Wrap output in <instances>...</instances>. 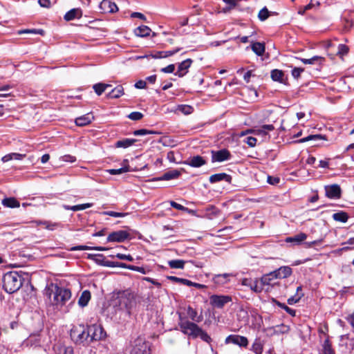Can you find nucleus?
I'll return each mask as SVG.
<instances>
[{"mask_svg":"<svg viewBox=\"0 0 354 354\" xmlns=\"http://www.w3.org/2000/svg\"><path fill=\"white\" fill-rule=\"evenodd\" d=\"M100 10L104 12L114 13L118 10L117 5L111 0H103L100 4Z\"/></svg>","mask_w":354,"mask_h":354,"instance_id":"obj_13","label":"nucleus"},{"mask_svg":"<svg viewBox=\"0 0 354 354\" xmlns=\"http://www.w3.org/2000/svg\"><path fill=\"white\" fill-rule=\"evenodd\" d=\"M101 265L106 266V267L115 268V267H116L117 261H111L105 260L101 263Z\"/></svg>","mask_w":354,"mask_h":354,"instance_id":"obj_61","label":"nucleus"},{"mask_svg":"<svg viewBox=\"0 0 354 354\" xmlns=\"http://www.w3.org/2000/svg\"><path fill=\"white\" fill-rule=\"evenodd\" d=\"M209 180L211 183H216L220 181L231 183L232 177L225 173H218L210 176Z\"/></svg>","mask_w":354,"mask_h":354,"instance_id":"obj_17","label":"nucleus"},{"mask_svg":"<svg viewBox=\"0 0 354 354\" xmlns=\"http://www.w3.org/2000/svg\"><path fill=\"white\" fill-rule=\"evenodd\" d=\"M187 314L188 317L193 321V322L199 323L203 319L202 315L198 316L196 310H194L191 306L187 307Z\"/></svg>","mask_w":354,"mask_h":354,"instance_id":"obj_27","label":"nucleus"},{"mask_svg":"<svg viewBox=\"0 0 354 354\" xmlns=\"http://www.w3.org/2000/svg\"><path fill=\"white\" fill-rule=\"evenodd\" d=\"M104 215H108L113 217H124L129 214V213L117 212L113 211H106L102 212Z\"/></svg>","mask_w":354,"mask_h":354,"instance_id":"obj_49","label":"nucleus"},{"mask_svg":"<svg viewBox=\"0 0 354 354\" xmlns=\"http://www.w3.org/2000/svg\"><path fill=\"white\" fill-rule=\"evenodd\" d=\"M320 139H321V136H319V135H310L306 138L300 139L297 142L303 143V142H307L309 140H320Z\"/></svg>","mask_w":354,"mask_h":354,"instance_id":"obj_54","label":"nucleus"},{"mask_svg":"<svg viewBox=\"0 0 354 354\" xmlns=\"http://www.w3.org/2000/svg\"><path fill=\"white\" fill-rule=\"evenodd\" d=\"M93 88L97 95H101L105 91L104 83H97L93 86Z\"/></svg>","mask_w":354,"mask_h":354,"instance_id":"obj_47","label":"nucleus"},{"mask_svg":"<svg viewBox=\"0 0 354 354\" xmlns=\"http://www.w3.org/2000/svg\"><path fill=\"white\" fill-rule=\"evenodd\" d=\"M151 30L147 26H140L134 30V34L140 37H145L150 35Z\"/></svg>","mask_w":354,"mask_h":354,"instance_id":"obj_28","label":"nucleus"},{"mask_svg":"<svg viewBox=\"0 0 354 354\" xmlns=\"http://www.w3.org/2000/svg\"><path fill=\"white\" fill-rule=\"evenodd\" d=\"M82 16V11L80 8H73L65 14L64 18L68 21L75 19H80Z\"/></svg>","mask_w":354,"mask_h":354,"instance_id":"obj_21","label":"nucleus"},{"mask_svg":"<svg viewBox=\"0 0 354 354\" xmlns=\"http://www.w3.org/2000/svg\"><path fill=\"white\" fill-rule=\"evenodd\" d=\"M250 289L257 293H260L263 290V287L261 285L260 280L259 281L257 279L253 281L252 283V286H250Z\"/></svg>","mask_w":354,"mask_h":354,"instance_id":"obj_38","label":"nucleus"},{"mask_svg":"<svg viewBox=\"0 0 354 354\" xmlns=\"http://www.w3.org/2000/svg\"><path fill=\"white\" fill-rule=\"evenodd\" d=\"M251 49L258 56H262L266 50L265 44L258 41L251 43Z\"/></svg>","mask_w":354,"mask_h":354,"instance_id":"obj_23","label":"nucleus"},{"mask_svg":"<svg viewBox=\"0 0 354 354\" xmlns=\"http://www.w3.org/2000/svg\"><path fill=\"white\" fill-rule=\"evenodd\" d=\"M167 279L171 281L180 283L181 284H183V285H185L187 286H189V285L191 284V281H189L187 279L179 278V277H174V276L167 277Z\"/></svg>","mask_w":354,"mask_h":354,"instance_id":"obj_42","label":"nucleus"},{"mask_svg":"<svg viewBox=\"0 0 354 354\" xmlns=\"http://www.w3.org/2000/svg\"><path fill=\"white\" fill-rule=\"evenodd\" d=\"M274 302L278 306H279L282 309L285 310L286 312L288 313L289 315H290L291 316H293V317L295 316L296 312L294 309H292V308H289L288 306H287L286 305H285L284 304H282L276 300H274Z\"/></svg>","mask_w":354,"mask_h":354,"instance_id":"obj_44","label":"nucleus"},{"mask_svg":"<svg viewBox=\"0 0 354 354\" xmlns=\"http://www.w3.org/2000/svg\"><path fill=\"white\" fill-rule=\"evenodd\" d=\"M280 181L279 178L278 177H273V176H268V183L270 185H277Z\"/></svg>","mask_w":354,"mask_h":354,"instance_id":"obj_62","label":"nucleus"},{"mask_svg":"<svg viewBox=\"0 0 354 354\" xmlns=\"http://www.w3.org/2000/svg\"><path fill=\"white\" fill-rule=\"evenodd\" d=\"M322 346V354H335L328 339L324 341Z\"/></svg>","mask_w":354,"mask_h":354,"instance_id":"obj_40","label":"nucleus"},{"mask_svg":"<svg viewBox=\"0 0 354 354\" xmlns=\"http://www.w3.org/2000/svg\"><path fill=\"white\" fill-rule=\"evenodd\" d=\"M109 248L101 246H95L91 247L87 245H77L71 248V251H77V250H97V251H106Z\"/></svg>","mask_w":354,"mask_h":354,"instance_id":"obj_26","label":"nucleus"},{"mask_svg":"<svg viewBox=\"0 0 354 354\" xmlns=\"http://www.w3.org/2000/svg\"><path fill=\"white\" fill-rule=\"evenodd\" d=\"M324 57L321 56H313L310 59L301 58L300 60L304 64H321L324 61Z\"/></svg>","mask_w":354,"mask_h":354,"instance_id":"obj_30","label":"nucleus"},{"mask_svg":"<svg viewBox=\"0 0 354 354\" xmlns=\"http://www.w3.org/2000/svg\"><path fill=\"white\" fill-rule=\"evenodd\" d=\"M137 140L132 138H125L121 140H118L115 143L116 147L127 148L133 145Z\"/></svg>","mask_w":354,"mask_h":354,"instance_id":"obj_33","label":"nucleus"},{"mask_svg":"<svg viewBox=\"0 0 354 354\" xmlns=\"http://www.w3.org/2000/svg\"><path fill=\"white\" fill-rule=\"evenodd\" d=\"M127 117L131 120L136 121L141 120L143 118V114L138 111H134L131 113Z\"/></svg>","mask_w":354,"mask_h":354,"instance_id":"obj_53","label":"nucleus"},{"mask_svg":"<svg viewBox=\"0 0 354 354\" xmlns=\"http://www.w3.org/2000/svg\"><path fill=\"white\" fill-rule=\"evenodd\" d=\"M130 354H151V344L142 337H138L132 342Z\"/></svg>","mask_w":354,"mask_h":354,"instance_id":"obj_6","label":"nucleus"},{"mask_svg":"<svg viewBox=\"0 0 354 354\" xmlns=\"http://www.w3.org/2000/svg\"><path fill=\"white\" fill-rule=\"evenodd\" d=\"M186 262L181 259H174L169 261L168 265L172 269H183Z\"/></svg>","mask_w":354,"mask_h":354,"instance_id":"obj_35","label":"nucleus"},{"mask_svg":"<svg viewBox=\"0 0 354 354\" xmlns=\"http://www.w3.org/2000/svg\"><path fill=\"white\" fill-rule=\"evenodd\" d=\"M326 196L331 199H339L341 197L342 189L339 185L333 184L324 187Z\"/></svg>","mask_w":354,"mask_h":354,"instance_id":"obj_10","label":"nucleus"},{"mask_svg":"<svg viewBox=\"0 0 354 354\" xmlns=\"http://www.w3.org/2000/svg\"><path fill=\"white\" fill-rule=\"evenodd\" d=\"M130 234L126 230H118L110 233L107 237V242L122 243L129 239Z\"/></svg>","mask_w":354,"mask_h":354,"instance_id":"obj_9","label":"nucleus"},{"mask_svg":"<svg viewBox=\"0 0 354 354\" xmlns=\"http://www.w3.org/2000/svg\"><path fill=\"white\" fill-rule=\"evenodd\" d=\"M22 277L17 272H8L3 274L2 286L4 290L12 294L17 291L22 286Z\"/></svg>","mask_w":354,"mask_h":354,"instance_id":"obj_3","label":"nucleus"},{"mask_svg":"<svg viewBox=\"0 0 354 354\" xmlns=\"http://www.w3.org/2000/svg\"><path fill=\"white\" fill-rule=\"evenodd\" d=\"M110 257L111 258H114V257H116L119 259H121V260H127L128 261H133V258L132 256H131L130 254H120V253H118L115 255H110Z\"/></svg>","mask_w":354,"mask_h":354,"instance_id":"obj_48","label":"nucleus"},{"mask_svg":"<svg viewBox=\"0 0 354 354\" xmlns=\"http://www.w3.org/2000/svg\"><path fill=\"white\" fill-rule=\"evenodd\" d=\"M180 50H181L180 48H176L175 49L171 50L162 51L163 52L162 56L164 57V58L172 56V55H175L176 53H178Z\"/></svg>","mask_w":354,"mask_h":354,"instance_id":"obj_56","label":"nucleus"},{"mask_svg":"<svg viewBox=\"0 0 354 354\" xmlns=\"http://www.w3.org/2000/svg\"><path fill=\"white\" fill-rule=\"evenodd\" d=\"M43 224L45 226V228L48 230H55L58 227H62V224L61 223L57 222L44 221Z\"/></svg>","mask_w":354,"mask_h":354,"instance_id":"obj_41","label":"nucleus"},{"mask_svg":"<svg viewBox=\"0 0 354 354\" xmlns=\"http://www.w3.org/2000/svg\"><path fill=\"white\" fill-rule=\"evenodd\" d=\"M257 138L254 137L249 136L245 138V142L250 146V147H254L257 144Z\"/></svg>","mask_w":354,"mask_h":354,"instance_id":"obj_58","label":"nucleus"},{"mask_svg":"<svg viewBox=\"0 0 354 354\" xmlns=\"http://www.w3.org/2000/svg\"><path fill=\"white\" fill-rule=\"evenodd\" d=\"M178 110L185 115H188L193 111V108L189 105L183 104L178 106Z\"/></svg>","mask_w":354,"mask_h":354,"instance_id":"obj_51","label":"nucleus"},{"mask_svg":"<svg viewBox=\"0 0 354 354\" xmlns=\"http://www.w3.org/2000/svg\"><path fill=\"white\" fill-rule=\"evenodd\" d=\"M225 344H233L241 347H247L248 340L245 337L239 335H230L227 336L225 340Z\"/></svg>","mask_w":354,"mask_h":354,"instance_id":"obj_11","label":"nucleus"},{"mask_svg":"<svg viewBox=\"0 0 354 354\" xmlns=\"http://www.w3.org/2000/svg\"><path fill=\"white\" fill-rule=\"evenodd\" d=\"M88 259L95 261L97 263H99L100 265L103 261H105V257H104L103 254H89Z\"/></svg>","mask_w":354,"mask_h":354,"instance_id":"obj_50","label":"nucleus"},{"mask_svg":"<svg viewBox=\"0 0 354 354\" xmlns=\"http://www.w3.org/2000/svg\"><path fill=\"white\" fill-rule=\"evenodd\" d=\"M333 218L336 221L346 223L348 221V216L346 212L340 211L334 213L333 214Z\"/></svg>","mask_w":354,"mask_h":354,"instance_id":"obj_36","label":"nucleus"},{"mask_svg":"<svg viewBox=\"0 0 354 354\" xmlns=\"http://www.w3.org/2000/svg\"><path fill=\"white\" fill-rule=\"evenodd\" d=\"M94 120L92 113H88L84 115L78 117L75 119V124L79 127H83L89 124Z\"/></svg>","mask_w":354,"mask_h":354,"instance_id":"obj_18","label":"nucleus"},{"mask_svg":"<svg viewBox=\"0 0 354 354\" xmlns=\"http://www.w3.org/2000/svg\"><path fill=\"white\" fill-rule=\"evenodd\" d=\"M61 160L64 162H74L76 161V158L73 156L67 154L62 156Z\"/></svg>","mask_w":354,"mask_h":354,"instance_id":"obj_57","label":"nucleus"},{"mask_svg":"<svg viewBox=\"0 0 354 354\" xmlns=\"http://www.w3.org/2000/svg\"><path fill=\"white\" fill-rule=\"evenodd\" d=\"M304 71V69L303 68L295 67L292 70L291 73L294 78L298 79Z\"/></svg>","mask_w":354,"mask_h":354,"instance_id":"obj_55","label":"nucleus"},{"mask_svg":"<svg viewBox=\"0 0 354 354\" xmlns=\"http://www.w3.org/2000/svg\"><path fill=\"white\" fill-rule=\"evenodd\" d=\"M184 163L192 167H200L206 164V160L203 157L197 155L190 157Z\"/></svg>","mask_w":354,"mask_h":354,"instance_id":"obj_15","label":"nucleus"},{"mask_svg":"<svg viewBox=\"0 0 354 354\" xmlns=\"http://www.w3.org/2000/svg\"><path fill=\"white\" fill-rule=\"evenodd\" d=\"M91 297L90 291L86 290H84L78 300V304L81 307H85L88 305V301H90Z\"/></svg>","mask_w":354,"mask_h":354,"instance_id":"obj_25","label":"nucleus"},{"mask_svg":"<svg viewBox=\"0 0 354 354\" xmlns=\"http://www.w3.org/2000/svg\"><path fill=\"white\" fill-rule=\"evenodd\" d=\"M274 127L272 124H264L260 129L256 130L258 135H266L268 131L274 130Z\"/></svg>","mask_w":354,"mask_h":354,"instance_id":"obj_39","label":"nucleus"},{"mask_svg":"<svg viewBox=\"0 0 354 354\" xmlns=\"http://www.w3.org/2000/svg\"><path fill=\"white\" fill-rule=\"evenodd\" d=\"M110 306L115 308V310H124L129 315L136 306V295L129 290L118 292L113 295Z\"/></svg>","mask_w":354,"mask_h":354,"instance_id":"obj_2","label":"nucleus"},{"mask_svg":"<svg viewBox=\"0 0 354 354\" xmlns=\"http://www.w3.org/2000/svg\"><path fill=\"white\" fill-rule=\"evenodd\" d=\"M124 94V88L122 86L119 85L111 90L107 95L109 98H118Z\"/></svg>","mask_w":354,"mask_h":354,"instance_id":"obj_34","label":"nucleus"},{"mask_svg":"<svg viewBox=\"0 0 354 354\" xmlns=\"http://www.w3.org/2000/svg\"><path fill=\"white\" fill-rule=\"evenodd\" d=\"M348 322L350 324L352 330L354 333V310L353 313L348 316Z\"/></svg>","mask_w":354,"mask_h":354,"instance_id":"obj_64","label":"nucleus"},{"mask_svg":"<svg viewBox=\"0 0 354 354\" xmlns=\"http://www.w3.org/2000/svg\"><path fill=\"white\" fill-rule=\"evenodd\" d=\"M175 70L174 64H169L167 66L161 68V71L165 73H172Z\"/></svg>","mask_w":354,"mask_h":354,"instance_id":"obj_60","label":"nucleus"},{"mask_svg":"<svg viewBox=\"0 0 354 354\" xmlns=\"http://www.w3.org/2000/svg\"><path fill=\"white\" fill-rule=\"evenodd\" d=\"M158 133L156 131H151V130H147L145 129L136 130L133 132V134L136 136H146L149 134H157Z\"/></svg>","mask_w":354,"mask_h":354,"instance_id":"obj_43","label":"nucleus"},{"mask_svg":"<svg viewBox=\"0 0 354 354\" xmlns=\"http://www.w3.org/2000/svg\"><path fill=\"white\" fill-rule=\"evenodd\" d=\"M45 295L51 304L56 308L61 309L68 301L72 296L70 289L51 283L45 289Z\"/></svg>","mask_w":354,"mask_h":354,"instance_id":"obj_1","label":"nucleus"},{"mask_svg":"<svg viewBox=\"0 0 354 354\" xmlns=\"http://www.w3.org/2000/svg\"><path fill=\"white\" fill-rule=\"evenodd\" d=\"M277 279L276 277V274L274 273V272H270L268 274H263L261 278L260 279V282L263 287L267 286H274L276 283H273L272 281L274 279Z\"/></svg>","mask_w":354,"mask_h":354,"instance_id":"obj_19","label":"nucleus"},{"mask_svg":"<svg viewBox=\"0 0 354 354\" xmlns=\"http://www.w3.org/2000/svg\"><path fill=\"white\" fill-rule=\"evenodd\" d=\"M87 328L91 342L93 341L101 340L106 337V333L100 324H92L87 326Z\"/></svg>","mask_w":354,"mask_h":354,"instance_id":"obj_7","label":"nucleus"},{"mask_svg":"<svg viewBox=\"0 0 354 354\" xmlns=\"http://www.w3.org/2000/svg\"><path fill=\"white\" fill-rule=\"evenodd\" d=\"M92 206H93V203H90L80 204V205H76L72 206L71 210L74 211V212L80 211V210H84L87 208L91 207Z\"/></svg>","mask_w":354,"mask_h":354,"instance_id":"obj_45","label":"nucleus"},{"mask_svg":"<svg viewBox=\"0 0 354 354\" xmlns=\"http://www.w3.org/2000/svg\"><path fill=\"white\" fill-rule=\"evenodd\" d=\"M2 205L6 207L15 208L20 206L19 202L15 198H5L2 200Z\"/></svg>","mask_w":354,"mask_h":354,"instance_id":"obj_29","label":"nucleus"},{"mask_svg":"<svg viewBox=\"0 0 354 354\" xmlns=\"http://www.w3.org/2000/svg\"><path fill=\"white\" fill-rule=\"evenodd\" d=\"M307 239V235L305 233L300 232L292 236H288L286 239V243H291L295 245H300L303 241Z\"/></svg>","mask_w":354,"mask_h":354,"instance_id":"obj_20","label":"nucleus"},{"mask_svg":"<svg viewBox=\"0 0 354 354\" xmlns=\"http://www.w3.org/2000/svg\"><path fill=\"white\" fill-rule=\"evenodd\" d=\"M271 78L273 81L283 82L284 73L281 70L273 69L270 73Z\"/></svg>","mask_w":354,"mask_h":354,"instance_id":"obj_32","label":"nucleus"},{"mask_svg":"<svg viewBox=\"0 0 354 354\" xmlns=\"http://www.w3.org/2000/svg\"><path fill=\"white\" fill-rule=\"evenodd\" d=\"M125 165L120 169H107L106 172L111 175H118L129 171V167L128 165V160H124L123 162Z\"/></svg>","mask_w":354,"mask_h":354,"instance_id":"obj_31","label":"nucleus"},{"mask_svg":"<svg viewBox=\"0 0 354 354\" xmlns=\"http://www.w3.org/2000/svg\"><path fill=\"white\" fill-rule=\"evenodd\" d=\"M178 326L180 328V331L188 335L189 337L195 339L198 337V332L201 331V327H199L196 323L187 320L186 318L180 316Z\"/></svg>","mask_w":354,"mask_h":354,"instance_id":"obj_5","label":"nucleus"},{"mask_svg":"<svg viewBox=\"0 0 354 354\" xmlns=\"http://www.w3.org/2000/svg\"><path fill=\"white\" fill-rule=\"evenodd\" d=\"M198 334V337H200L204 342L209 343L212 341L210 336L202 328H201V331H199Z\"/></svg>","mask_w":354,"mask_h":354,"instance_id":"obj_52","label":"nucleus"},{"mask_svg":"<svg viewBox=\"0 0 354 354\" xmlns=\"http://www.w3.org/2000/svg\"><path fill=\"white\" fill-rule=\"evenodd\" d=\"M210 304L217 308H222L224 306L232 301V297L228 295H214L210 297Z\"/></svg>","mask_w":354,"mask_h":354,"instance_id":"obj_8","label":"nucleus"},{"mask_svg":"<svg viewBox=\"0 0 354 354\" xmlns=\"http://www.w3.org/2000/svg\"><path fill=\"white\" fill-rule=\"evenodd\" d=\"M229 277L228 274H217L213 278V281L216 284L223 285L228 281Z\"/></svg>","mask_w":354,"mask_h":354,"instance_id":"obj_37","label":"nucleus"},{"mask_svg":"<svg viewBox=\"0 0 354 354\" xmlns=\"http://www.w3.org/2000/svg\"><path fill=\"white\" fill-rule=\"evenodd\" d=\"M252 317L255 320L254 327L259 328L261 326V322H262L261 317L258 315L257 314L253 315Z\"/></svg>","mask_w":354,"mask_h":354,"instance_id":"obj_63","label":"nucleus"},{"mask_svg":"<svg viewBox=\"0 0 354 354\" xmlns=\"http://www.w3.org/2000/svg\"><path fill=\"white\" fill-rule=\"evenodd\" d=\"M192 60L191 59H187L180 62L178 66V70L175 73V75L182 77L188 72V68L191 66Z\"/></svg>","mask_w":354,"mask_h":354,"instance_id":"obj_14","label":"nucleus"},{"mask_svg":"<svg viewBox=\"0 0 354 354\" xmlns=\"http://www.w3.org/2000/svg\"><path fill=\"white\" fill-rule=\"evenodd\" d=\"M181 174L180 171L178 169L169 170L164 173L161 176L155 178L156 180H170L178 178Z\"/></svg>","mask_w":354,"mask_h":354,"instance_id":"obj_16","label":"nucleus"},{"mask_svg":"<svg viewBox=\"0 0 354 354\" xmlns=\"http://www.w3.org/2000/svg\"><path fill=\"white\" fill-rule=\"evenodd\" d=\"M231 158L230 151L226 149L218 151H212V162H223Z\"/></svg>","mask_w":354,"mask_h":354,"instance_id":"obj_12","label":"nucleus"},{"mask_svg":"<svg viewBox=\"0 0 354 354\" xmlns=\"http://www.w3.org/2000/svg\"><path fill=\"white\" fill-rule=\"evenodd\" d=\"M55 354H73V349L71 346H66L60 344L53 346Z\"/></svg>","mask_w":354,"mask_h":354,"instance_id":"obj_24","label":"nucleus"},{"mask_svg":"<svg viewBox=\"0 0 354 354\" xmlns=\"http://www.w3.org/2000/svg\"><path fill=\"white\" fill-rule=\"evenodd\" d=\"M270 16V12L268 11V10L267 9L266 7H264L263 8H262L259 14H258V17L259 19V20L261 21H265L266 19H267Z\"/></svg>","mask_w":354,"mask_h":354,"instance_id":"obj_46","label":"nucleus"},{"mask_svg":"<svg viewBox=\"0 0 354 354\" xmlns=\"http://www.w3.org/2000/svg\"><path fill=\"white\" fill-rule=\"evenodd\" d=\"M277 279L286 278L291 275L292 271L288 266H281L279 269L273 271Z\"/></svg>","mask_w":354,"mask_h":354,"instance_id":"obj_22","label":"nucleus"},{"mask_svg":"<svg viewBox=\"0 0 354 354\" xmlns=\"http://www.w3.org/2000/svg\"><path fill=\"white\" fill-rule=\"evenodd\" d=\"M348 52V48L344 44H339L338 46V53L344 55Z\"/></svg>","mask_w":354,"mask_h":354,"instance_id":"obj_59","label":"nucleus"},{"mask_svg":"<svg viewBox=\"0 0 354 354\" xmlns=\"http://www.w3.org/2000/svg\"><path fill=\"white\" fill-rule=\"evenodd\" d=\"M71 337L76 344L88 345L91 343L88 328L84 325L74 326L71 330Z\"/></svg>","mask_w":354,"mask_h":354,"instance_id":"obj_4","label":"nucleus"}]
</instances>
